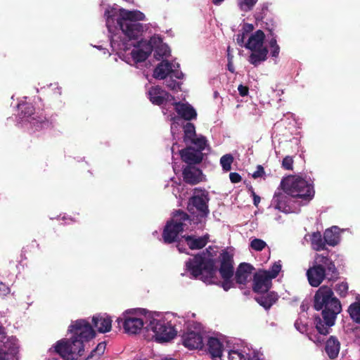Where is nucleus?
I'll return each mask as SVG.
<instances>
[{
	"label": "nucleus",
	"instance_id": "473e14b6",
	"mask_svg": "<svg viewBox=\"0 0 360 360\" xmlns=\"http://www.w3.org/2000/svg\"><path fill=\"white\" fill-rule=\"evenodd\" d=\"M270 15L271 13L269 8V4L264 3L262 4L261 8L256 11L255 18L257 22L261 21L265 24L266 22H270L271 20L274 22V20L270 18Z\"/></svg>",
	"mask_w": 360,
	"mask_h": 360
},
{
	"label": "nucleus",
	"instance_id": "de8ad7c7",
	"mask_svg": "<svg viewBox=\"0 0 360 360\" xmlns=\"http://www.w3.org/2000/svg\"><path fill=\"white\" fill-rule=\"evenodd\" d=\"M228 359L229 360H248L244 354L236 350H231L229 352Z\"/></svg>",
	"mask_w": 360,
	"mask_h": 360
},
{
	"label": "nucleus",
	"instance_id": "7c9ffc66",
	"mask_svg": "<svg viewBox=\"0 0 360 360\" xmlns=\"http://www.w3.org/2000/svg\"><path fill=\"white\" fill-rule=\"evenodd\" d=\"M169 221L174 224H180V229L183 230V231L188 226V223L191 224L190 216L181 210L174 211L172 214V218Z\"/></svg>",
	"mask_w": 360,
	"mask_h": 360
},
{
	"label": "nucleus",
	"instance_id": "5fc2aeb1",
	"mask_svg": "<svg viewBox=\"0 0 360 360\" xmlns=\"http://www.w3.org/2000/svg\"><path fill=\"white\" fill-rule=\"evenodd\" d=\"M229 178L233 184L239 183L242 180L241 176L237 172H231L229 174Z\"/></svg>",
	"mask_w": 360,
	"mask_h": 360
},
{
	"label": "nucleus",
	"instance_id": "79ce46f5",
	"mask_svg": "<svg viewBox=\"0 0 360 360\" xmlns=\"http://www.w3.org/2000/svg\"><path fill=\"white\" fill-rule=\"evenodd\" d=\"M281 267L282 266L280 261L274 262L270 269L267 271L269 276L271 279L276 278L281 270Z\"/></svg>",
	"mask_w": 360,
	"mask_h": 360
},
{
	"label": "nucleus",
	"instance_id": "aec40b11",
	"mask_svg": "<svg viewBox=\"0 0 360 360\" xmlns=\"http://www.w3.org/2000/svg\"><path fill=\"white\" fill-rule=\"evenodd\" d=\"M148 96L152 103L157 105L163 104L171 96L170 94L159 86H152L148 91Z\"/></svg>",
	"mask_w": 360,
	"mask_h": 360
},
{
	"label": "nucleus",
	"instance_id": "412c9836",
	"mask_svg": "<svg viewBox=\"0 0 360 360\" xmlns=\"http://www.w3.org/2000/svg\"><path fill=\"white\" fill-rule=\"evenodd\" d=\"M94 326L101 333L108 332L111 330L112 320L110 317L104 314H96L92 318Z\"/></svg>",
	"mask_w": 360,
	"mask_h": 360
},
{
	"label": "nucleus",
	"instance_id": "4d7b16f0",
	"mask_svg": "<svg viewBox=\"0 0 360 360\" xmlns=\"http://www.w3.org/2000/svg\"><path fill=\"white\" fill-rule=\"evenodd\" d=\"M238 90L239 92V94L241 96H245L248 94L249 92V88L247 86H244L242 84H240L238 87Z\"/></svg>",
	"mask_w": 360,
	"mask_h": 360
},
{
	"label": "nucleus",
	"instance_id": "5701e85b",
	"mask_svg": "<svg viewBox=\"0 0 360 360\" xmlns=\"http://www.w3.org/2000/svg\"><path fill=\"white\" fill-rule=\"evenodd\" d=\"M264 39L265 34L264 32L261 30H258L249 37L248 42L244 46L249 50L266 48L264 46Z\"/></svg>",
	"mask_w": 360,
	"mask_h": 360
},
{
	"label": "nucleus",
	"instance_id": "c85d7f7f",
	"mask_svg": "<svg viewBox=\"0 0 360 360\" xmlns=\"http://www.w3.org/2000/svg\"><path fill=\"white\" fill-rule=\"evenodd\" d=\"M286 193L281 192V191H276L274 193L272 204L276 210L281 212H286L288 207V197Z\"/></svg>",
	"mask_w": 360,
	"mask_h": 360
},
{
	"label": "nucleus",
	"instance_id": "9b49d317",
	"mask_svg": "<svg viewBox=\"0 0 360 360\" xmlns=\"http://www.w3.org/2000/svg\"><path fill=\"white\" fill-rule=\"evenodd\" d=\"M219 259L220 266L219 272L221 278H231L234 274L233 257L228 251L223 250L219 256Z\"/></svg>",
	"mask_w": 360,
	"mask_h": 360
},
{
	"label": "nucleus",
	"instance_id": "f257e3e1",
	"mask_svg": "<svg viewBox=\"0 0 360 360\" xmlns=\"http://www.w3.org/2000/svg\"><path fill=\"white\" fill-rule=\"evenodd\" d=\"M314 308L316 311L322 310V319L315 317L314 323L318 332L326 335L330 333V328L335 324L337 315L342 311L341 303L330 287L322 285L314 295Z\"/></svg>",
	"mask_w": 360,
	"mask_h": 360
},
{
	"label": "nucleus",
	"instance_id": "052dcab7",
	"mask_svg": "<svg viewBox=\"0 0 360 360\" xmlns=\"http://www.w3.org/2000/svg\"><path fill=\"white\" fill-rule=\"evenodd\" d=\"M171 73H172L173 76L175 77L177 79H182L183 77H184V74L182 73V72L179 71V70L174 71L172 70V72Z\"/></svg>",
	"mask_w": 360,
	"mask_h": 360
},
{
	"label": "nucleus",
	"instance_id": "c9c22d12",
	"mask_svg": "<svg viewBox=\"0 0 360 360\" xmlns=\"http://www.w3.org/2000/svg\"><path fill=\"white\" fill-rule=\"evenodd\" d=\"M114 10L107 9L105 11L104 15L106 18V26L110 32H114L119 26L117 25L115 15L113 13Z\"/></svg>",
	"mask_w": 360,
	"mask_h": 360
},
{
	"label": "nucleus",
	"instance_id": "20e7f679",
	"mask_svg": "<svg viewBox=\"0 0 360 360\" xmlns=\"http://www.w3.org/2000/svg\"><path fill=\"white\" fill-rule=\"evenodd\" d=\"M116 21L119 28L129 39H136L142 34L146 25L140 21L145 20L146 15L139 10L129 11L120 8Z\"/></svg>",
	"mask_w": 360,
	"mask_h": 360
},
{
	"label": "nucleus",
	"instance_id": "b1692460",
	"mask_svg": "<svg viewBox=\"0 0 360 360\" xmlns=\"http://www.w3.org/2000/svg\"><path fill=\"white\" fill-rule=\"evenodd\" d=\"M254 267L248 263H241L236 269L235 279L237 283L245 284Z\"/></svg>",
	"mask_w": 360,
	"mask_h": 360
},
{
	"label": "nucleus",
	"instance_id": "3c124183",
	"mask_svg": "<svg viewBox=\"0 0 360 360\" xmlns=\"http://www.w3.org/2000/svg\"><path fill=\"white\" fill-rule=\"evenodd\" d=\"M264 174L265 172L264 167L262 165H259L257 167L256 171H255L252 174V176L254 179H257L259 177H262L264 175Z\"/></svg>",
	"mask_w": 360,
	"mask_h": 360
},
{
	"label": "nucleus",
	"instance_id": "f704fd0d",
	"mask_svg": "<svg viewBox=\"0 0 360 360\" xmlns=\"http://www.w3.org/2000/svg\"><path fill=\"white\" fill-rule=\"evenodd\" d=\"M311 240V245L315 250L321 251L326 249L324 236L322 237L319 231L312 233Z\"/></svg>",
	"mask_w": 360,
	"mask_h": 360
},
{
	"label": "nucleus",
	"instance_id": "a211bd4d",
	"mask_svg": "<svg viewBox=\"0 0 360 360\" xmlns=\"http://www.w3.org/2000/svg\"><path fill=\"white\" fill-rule=\"evenodd\" d=\"M174 110L178 115L186 121H191L197 118L195 109L188 103L174 102Z\"/></svg>",
	"mask_w": 360,
	"mask_h": 360
},
{
	"label": "nucleus",
	"instance_id": "7ed1b4c3",
	"mask_svg": "<svg viewBox=\"0 0 360 360\" xmlns=\"http://www.w3.org/2000/svg\"><path fill=\"white\" fill-rule=\"evenodd\" d=\"M215 259L207 257L202 252L189 258L186 262V270L193 278L199 279L207 284L215 283L217 268Z\"/></svg>",
	"mask_w": 360,
	"mask_h": 360
},
{
	"label": "nucleus",
	"instance_id": "864d4df0",
	"mask_svg": "<svg viewBox=\"0 0 360 360\" xmlns=\"http://www.w3.org/2000/svg\"><path fill=\"white\" fill-rule=\"evenodd\" d=\"M11 292L10 288L5 283L0 281V295L1 296H6Z\"/></svg>",
	"mask_w": 360,
	"mask_h": 360
},
{
	"label": "nucleus",
	"instance_id": "4be33fe9",
	"mask_svg": "<svg viewBox=\"0 0 360 360\" xmlns=\"http://www.w3.org/2000/svg\"><path fill=\"white\" fill-rule=\"evenodd\" d=\"M259 294L255 297V300L266 310H269L278 300L277 293L274 291Z\"/></svg>",
	"mask_w": 360,
	"mask_h": 360
},
{
	"label": "nucleus",
	"instance_id": "a878e982",
	"mask_svg": "<svg viewBox=\"0 0 360 360\" xmlns=\"http://www.w3.org/2000/svg\"><path fill=\"white\" fill-rule=\"evenodd\" d=\"M172 72V64L167 60L160 63L154 70L153 77L158 79H165Z\"/></svg>",
	"mask_w": 360,
	"mask_h": 360
},
{
	"label": "nucleus",
	"instance_id": "09e8293b",
	"mask_svg": "<svg viewBox=\"0 0 360 360\" xmlns=\"http://www.w3.org/2000/svg\"><path fill=\"white\" fill-rule=\"evenodd\" d=\"M293 159L292 156H285L282 161V167L287 170H292L293 169Z\"/></svg>",
	"mask_w": 360,
	"mask_h": 360
},
{
	"label": "nucleus",
	"instance_id": "69168bd1",
	"mask_svg": "<svg viewBox=\"0 0 360 360\" xmlns=\"http://www.w3.org/2000/svg\"><path fill=\"white\" fill-rule=\"evenodd\" d=\"M227 58H228V60H233V56L230 53V46H229L227 49Z\"/></svg>",
	"mask_w": 360,
	"mask_h": 360
},
{
	"label": "nucleus",
	"instance_id": "680f3d73",
	"mask_svg": "<svg viewBox=\"0 0 360 360\" xmlns=\"http://www.w3.org/2000/svg\"><path fill=\"white\" fill-rule=\"evenodd\" d=\"M253 29H254V27L252 24H245L244 25L245 30L243 32H245V33L247 34L248 32L252 31Z\"/></svg>",
	"mask_w": 360,
	"mask_h": 360
},
{
	"label": "nucleus",
	"instance_id": "dca6fc26",
	"mask_svg": "<svg viewBox=\"0 0 360 360\" xmlns=\"http://www.w3.org/2000/svg\"><path fill=\"white\" fill-rule=\"evenodd\" d=\"M183 345L189 349H202L203 347V339L200 333L195 331H188L182 335Z\"/></svg>",
	"mask_w": 360,
	"mask_h": 360
},
{
	"label": "nucleus",
	"instance_id": "72a5a7b5",
	"mask_svg": "<svg viewBox=\"0 0 360 360\" xmlns=\"http://www.w3.org/2000/svg\"><path fill=\"white\" fill-rule=\"evenodd\" d=\"M326 244L330 246H335L340 241V235L337 231H334L333 229H328L323 233Z\"/></svg>",
	"mask_w": 360,
	"mask_h": 360
},
{
	"label": "nucleus",
	"instance_id": "37998d69",
	"mask_svg": "<svg viewBox=\"0 0 360 360\" xmlns=\"http://www.w3.org/2000/svg\"><path fill=\"white\" fill-rule=\"evenodd\" d=\"M258 0H240L238 3L240 8L243 11H249L252 9Z\"/></svg>",
	"mask_w": 360,
	"mask_h": 360
},
{
	"label": "nucleus",
	"instance_id": "4468645a",
	"mask_svg": "<svg viewBox=\"0 0 360 360\" xmlns=\"http://www.w3.org/2000/svg\"><path fill=\"white\" fill-rule=\"evenodd\" d=\"M310 267L307 271V276L309 283L312 287H318L326 278L325 267L322 266L321 262Z\"/></svg>",
	"mask_w": 360,
	"mask_h": 360
},
{
	"label": "nucleus",
	"instance_id": "49530a36",
	"mask_svg": "<svg viewBox=\"0 0 360 360\" xmlns=\"http://www.w3.org/2000/svg\"><path fill=\"white\" fill-rule=\"evenodd\" d=\"M136 46L143 50L148 56L151 54L153 50L152 45H150L146 40L138 41Z\"/></svg>",
	"mask_w": 360,
	"mask_h": 360
},
{
	"label": "nucleus",
	"instance_id": "58836bf2",
	"mask_svg": "<svg viewBox=\"0 0 360 360\" xmlns=\"http://www.w3.org/2000/svg\"><path fill=\"white\" fill-rule=\"evenodd\" d=\"M133 60L136 63H141L145 61L148 58V55L141 49H134L131 52Z\"/></svg>",
	"mask_w": 360,
	"mask_h": 360
},
{
	"label": "nucleus",
	"instance_id": "a19ab883",
	"mask_svg": "<svg viewBox=\"0 0 360 360\" xmlns=\"http://www.w3.org/2000/svg\"><path fill=\"white\" fill-rule=\"evenodd\" d=\"M105 347L106 344L105 342L98 343L96 347L91 352L90 354L86 357V360H90L94 356H100L102 355L105 352Z\"/></svg>",
	"mask_w": 360,
	"mask_h": 360
},
{
	"label": "nucleus",
	"instance_id": "e2e57ef3",
	"mask_svg": "<svg viewBox=\"0 0 360 360\" xmlns=\"http://www.w3.org/2000/svg\"><path fill=\"white\" fill-rule=\"evenodd\" d=\"M260 202V197L253 193V203L255 206H257Z\"/></svg>",
	"mask_w": 360,
	"mask_h": 360
},
{
	"label": "nucleus",
	"instance_id": "c03bdc74",
	"mask_svg": "<svg viewBox=\"0 0 360 360\" xmlns=\"http://www.w3.org/2000/svg\"><path fill=\"white\" fill-rule=\"evenodd\" d=\"M266 246V242L259 238H255L250 243V248L256 251H262Z\"/></svg>",
	"mask_w": 360,
	"mask_h": 360
},
{
	"label": "nucleus",
	"instance_id": "bb28decb",
	"mask_svg": "<svg viewBox=\"0 0 360 360\" xmlns=\"http://www.w3.org/2000/svg\"><path fill=\"white\" fill-rule=\"evenodd\" d=\"M340 343L335 336H330L326 342L325 351L331 359H335L339 354Z\"/></svg>",
	"mask_w": 360,
	"mask_h": 360
},
{
	"label": "nucleus",
	"instance_id": "ea45409f",
	"mask_svg": "<svg viewBox=\"0 0 360 360\" xmlns=\"http://www.w3.org/2000/svg\"><path fill=\"white\" fill-rule=\"evenodd\" d=\"M233 162V157L231 154H226L220 159V164L223 170L229 172L231 169V164Z\"/></svg>",
	"mask_w": 360,
	"mask_h": 360
},
{
	"label": "nucleus",
	"instance_id": "f3484780",
	"mask_svg": "<svg viewBox=\"0 0 360 360\" xmlns=\"http://www.w3.org/2000/svg\"><path fill=\"white\" fill-rule=\"evenodd\" d=\"M317 262H321L322 266L325 267L326 278L328 281H336L339 278V271L335 267L333 261L328 256L319 255L316 257Z\"/></svg>",
	"mask_w": 360,
	"mask_h": 360
},
{
	"label": "nucleus",
	"instance_id": "6ab92c4d",
	"mask_svg": "<svg viewBox=\"0 0 360 360\" xmlns=\"http://www.w3.org/2000/svg\"><path fill=\"white\" fill-rule=\"evenodd\" d=\"M180 228V224H174L172 222L167 221L162 234L164 243L170 244L176 241L179 234L183 232V230Z\"/></svg>",
	"mask_w": 360,
	"mask_h": 360
},
{
	"label": "nucleus",
	"instance_id": "603ef678",
	"mask_svg": "<svg viewBox=\"0 0 360 360\" xmlns=\"http://www.w3.org/2000/svg\"><path fill=\"white\" fill-rule=\"evenodd\" d=\"M223 281L221 283V286L225 291H228L231 288L233 287V282L231 278H222Z\"/></svg>",
	"mask_w": 360,
	"mask_h": 360
},
{
	"label": "nucleus",
	"instance_id": "8fccbe9b",
	"mask_svg": "<svg viewBox=\"0 0 360 360\" xmlns=\"http://www.w3.org/2000/svg\"><path fill=\"white\" fill-rule=\"evenodd\" d=\"M162 39L161 37L154 35L150 38V39L148 41V43L150 45H152L153 49L155 48H158L162 44Z\"/></svg>",
	"mask_w": 360,
	"mask_h": 360
},
{
	"label": "nucleus",
	"instance_id": "393cba45",
	"mask_svg": "<svg viewBox=\"0 0 360 360\" xmlns=\"http://www.w3.org/2000/svg\"><path fill=\"white\" fill-rule=\"evenodd\" d=\"M185 241L191 250H200L205 247L208 243L209 236L205 235L195 238V236H184Z\"/></svg>",
	"mask_w": 360,
	"mask_h": 360
},
{
	"label": "nucleus",
	"instance_id": "6e6d98bb",
	"mask_svg": "<svg viewBox=\"0 0 360 360\" xmlns=\"http://www.w3.org/2000/svg\"><path fill=\"white\" fill-rule=\"evenodd\" d=\"M166 85L170 89L174 90L179 86V83L176 80H174L172 78H170L166 80Z\"/></svg>",
	"mask_w": 360,
	"mask_h": 360
},
{
	"label": "nucleus",
	"instance_id": "13d9d810",
	"mask_svg": "<svg viewBox=\"0 0 360 360\" xmlns=\"http://www.w3.org/2000/svg\"><path fill=\"white\" fill-rule=\"evenodd\" d=\"M245 34H246V33H245V32H243L241 34L239 33L236 35L237 43L240 46H243L245 45L243 44H244V40L245 39Z\"/></svg>",
	"mask_w": 360,
	"mask_h": 360
},
{
	"label": "nucleus",
	"instance_id": "338daca9",
	"mask_svg": "<svg viewBox=\"0 0 360 360\" xmlns=\"http://www.w3.org/2000/svg\"><path fill=\"white\" fill-rule=\"evenodd\" d=\"M224 0H212V2L215 5L220 4Z\"/></svg>",
	"mask_w": 360,
	"mask_h": 360
},
{
	"label": "nucleus",
	"instance_id": "39448f33",
	"mask_svg": "<svg viewBox=\"0 0 360 360\" xmlns=\"http://www.w3.org/2000/svg\"><path fill=\"white\" fill-rule=\"evenodd\" d=\"M281 187L288 195L308 203L314 196V186L300 176H288L281 182Z\"/></svg>",
	"mask_w": 360,
	"mask_h": 360
},
{
	"label": "nucleus",
	"instance_id": "cd10ccee",
	"mask_svg": "<svg viewBox=\"0 0 360 360\" xmlns=\"http://www.w3.org/2000/svg\"><path fill=\"white\" fill-rule=\"evenodd\" d=\"M252 53L248 57V62L255 67L258 66L261 63L264 62L267 59L269 50L267 48H262L259 49L250 50Z\"/></svg>",
	"mask_w": 360,
	"mask_h": 360
},
{
	"label": "nucleus",
	"instance_id": "0e129e2a",
	"mask_svg": "<svg viewBox=\"0 0 360 360\" xmlns=\"http://www.w3.org/2000/svg\"><path fill=\"white\" fill-rule=\"evenodd\" d=\"M227 68L232 73L235 72V68L233 65L232 60H228Z\"/></svg>",
	"mask_w": 360,
	"mask_h": 360
},
{
	"label": "nucleus",
	"instance_id": "774afa93",
	"mask_svg": "<svg viewBox=\"0 0 360 360\" xmlns=\"http://www.w3.org/2000/svg\"><path fill=\"white\" fill-rule=\"evenodd\" d=\"M299 325H300V323H299L298 321H295V328H296L298 330L302 331L301 328H299Z\"/></svg>",
	"mask_w": 360,
	"mask_h": 360
},
{
	"label": "nucleus",
	"instance_id": "f03ea898",
	"mask_svg": "<svg viewBox=\"0 0 360 360\" xmlns=\"http://www.w3.org/2000/svg\"><path fill=\"white\" fill-rule=\"evenodd\" d=\"M68 330L72 334V338L58 341L55 351L63 358L77 359L84 354V343L94 338L96 333L91 324L84 319L72 322Z\"/></svg>",
	"mask_w": 360,
	"mask_h": 360
},
{
	"label": "nucleus",
	"instance_id": "ddd939ff",
	"mask_svg": "<svg viewBox=\"0 0 360 360\" xmlns=\"http://www.w3.org/2000/svg\"><path fill=\"white\" fill-rule=\"evenodd\" d=\"M118 327L122 324L124 332L129 334H137L143 327V321L141 319L135 317H119L117 321Z\"/></svg>",
	"mask_w": 360,
	"mask_h": 360
},
{
	"label": "nucleus",
	"instance_id": "a18cd8bd",
	"mask_svg": "<svg viewBox=\"0 0 360 360\" xmlns=\"http://www.w3.org/2000/svg\"><path fill=\"white\" fill-rule=\"evenodd\" d=\"M348 288L347 283L342 282L335 285V290L340 297H345L347 295Z\"/></svg>",
	"mask_w": 360,
	"mask_h": 360
},
{
	"label": "nucleus",
	"instance_id": "6e6552de",
	"mask_svg": "<svg viewBox=\"0 0 360 360\" xmlns=\"http://www.w3.org/2000/svg\"><path fill=\"white\" fill-rule=\"evenodd\" d=\"M146 328L155 333V340L158 342H168L176 336L174 327L165 321L153 319Z\"/></svg>",
	"mask_w": 360,
	"mask_h": 360
},
{
	"label": "nucleus",
	"instance_id": "423d86ee",
	"mask_svg": "<svg viewBox=\"0 0 360 360\" xmlns=\"http://www.w3.org/2000/svg\"><path fill=\"white\" fill-rule=\"evenodd\" d=\"M209 193L205 189L200 188L194 189L193 195L188 200L187 210L191 214H196L195 220L197 223L202 222V220L209 215Z\"/></svg>",
	"mask_w": 360,
	"mask_h": 360
},
{
	"label": "nucleus",
	"instance_id": "9d476101",
	"mask_svg": "<svg viewBox=\"0 0 360 360\" xmlns=\"http://www.w3.org/2000/svg\"><path fill=\"white\" fill-rule=\"evenodd\" d=\"M272 287V279L266 270L259 269L253 276L252 290L256 293H266Z\"/></svg>",
	"mask_w": 360,
	"mask_h": 360
},
{
	"label": "nucleus",
	"instance_id": "2eb2a0df",
	"mask_svg": "<svg viewBox=\"0 0 360 360\" xmlns=\"http://www.w3.org/2000/svg\"><path fill=\"white\" fill-rule=\"evenodd\" d=\"M18 109L20 112V115L22 118H30L29 122L35 126L37 124H44L48 120L45 116H38L37 117L32 116L34 114V108L32 103H22L18 105Z\"/></svg>",
	"mask_w": 360,
	"mask_h": 360
},
{
	"label": "nucleus",
	"instance_id": "0eeeda50",
	"mask_svg": "<svg viewBox=\"0 0 360 360\" xmlns=\"http://www.w3.org/2000/svg\"><path fill=\"white\" fill-rule=\"evenodd\" d=\"M207 141L205 136H199V139L193 141L191 146H187L179 150L181 160L187 165H196L202 162L204 158L202 151L205 149Z\"/></svg>",
	"mask_w": 360,
	"mask_h": 360
},
{
	"label": "nucleus",
	"instance_id": "2f4dec72",
	"mask_svg": "<svg viewBox=\"0 0 360 360\" xmlns=\"http://www.w3.org/2000/svg\"><path fill=\"white\" fill-rule=\"evenodd\" d=\"M184 129V141L186 143H193V141L199 139V136H197L195 133V125L191 122H187L183 127Z\"/></svg>",
	"mask_w": 360,
	"mask_h": 360
},
{
	"label": "nucleus",
	"instance_id": "1a4fd4ad",
	"mask_svg": "<svg viewBox=\"0 0 360 360\" xmlns=\"http://www.w3.org/2000/svg\"><path fill=\"white\" fill-rule=\"evenodd\" d=\"M0 347V360H17L19 353L18 340L15 336L6 337Z\"/></svg>",
	"mask_w": 360,
	"mask_h": 360
},
{
	"label": "nucleus",
	"instance_id": "c756f323",
	"mask_svg": "<svg viewBox=\"0 0 360 360\" xmlns=\"http://www.w3.org/2000/svg\"><path fill=\"white\" fill-rule=\"evenodd\" d=\"M222 343L216 338H210L207 341V350L211 356L221 359L223 352Z\"/></svg>",
	"mask_w": 360,
	"mask_h": 360
},
{
	"label": "nucleus",
	"instance_id": "4c0bfd02",
	"mask_svg": "<svg viewBox=\"0 0 360 360\" xmlns=\"http://www.w3.org/2000/svg\"><path fill=\"white\" fill-rule=\"evenodd\" d=\"M348 312L349 314L352 319L357 323H360V302H356L352 303L348 309Z\"/></svg>",
	"mask_w": 360,
	"mask_h": 360
},
{
	"label": "nucleus",
	"instance_id": "bf43d9fd",
	"mask_svg": "<svg viewBox=\"0 0 360 360\" xmlns=\"http://www.w3.org/2000/svg\"><path fill=\"white\" fill-rule=\"evenodd\" d=\"M271 51V56L273 58H278L279 53H280V46H273L272 48H270Z\"/></svg>",
	"mask_w": 360,
	"mask_h": 360
},
{
	"label": "nucleus",
	"instance_id": "f8f14e48",
	"mask_svg": "<svg viewBox=\"0 0 360 360\" xmlns=\"http://www.w3.org/2000/svg\"><path fill=\"white\" fill-rule=\"evenodd\" d=\"M182 177L184 181L189 185H196L203 181L204 175L200 169L195 165H186L183 167Z\"/></svg>",
	"mask_w": 360,
	"mask_h": 360
},
{
	"label": "nucleus",
	"instance_id": "e433bc0d",
	"mask_svg": "<svg viewBox=\"0 0 360 360\" xmlns=\"http://www.w3.org/2000/svg\"><path fill=\"white\" fill-rule=\"evenodd\" d=\"M275 27L276 25L272 20H271L270 22H266L265 26L263 27L266 30L269 32L268 36L270 35L271 37V39L269 41V48H272L273 46H279L277 44L276 36L274 32Z\"/></svg>",
	"mask_w": 360,
	"mask_h": 360
}]
</instances>
